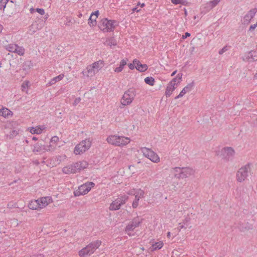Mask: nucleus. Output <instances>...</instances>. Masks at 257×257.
<instances>
[{"mask_svg": "<svg viewBox=\"0 0 257 257\" xmlns=\"http://www.w3.org/2000/svg\"><path fill=\"white\" fill-rule=\"evenodd\" d=\"M103 66L104 63L103 61H97L94 62L91 65H88L86 68V70L83 71L82 73L83 75H86L87 77H92L98 73Z\"/></svg>", "mask_w": 257, "mask_h": 257, "instance_id": "1", "label": "nucleus"}, {"mask_svg": "<svg viewBox=\"0 0 257 257\" xmlns=\"http://www.w3.org/2000/svg\"><path fill=\"white\" fill-rule=\"evenodd\" d=\"M101 244V241L96 240L90 242L86 246L79 250L78 254L80 257L90 255L98 248Z\"/></svg>", "mask_w": 257, "mask_h": 257, "instance_id": "2", "label": "nucleus"}, {"mask_svg": "<svg viewBox=\"0 0 257 257\" xmlns=\"http://www.w3.org/2000/svg\"><path fill=\"white\" fill-rule=\"evenodd\" d=\"M106 141L112 145L122 147L128 144L130 142V139L123 136L111 135L107 138Z\"/></svg>", "mask_w": 257, "mask_h": 257, "instance_id": "3", "label": "nucleus"}, {"mask_svg": "<svg viewBox=\"0 0 257 257\" xmlns=\"http://www.w3.org/2000/svg\"><path fill=\"white\" fill-rule=\"evenodd\" d=\"M115 21L108 20L104 18L101 20L99 24V29L103 32H112L115 28Z\"/></svg>", "mask_w": 257, "mask_h": 257, "instance_id": "4", "label": "nucleus"}, {"mask_svg": "<svg viewBox=\"0 0 257 257\" xmlns=\"http://www.w3.org/2000/svg\"><path fill=\"white\" fill-rule=\"evenodd\" d=\"M136 95L135 89L131 88L126 90L121 99V104L123 106L130 104L134 99Z\"/></svg>", "mask_w": 257, "mask_h": 257, "instance_id": "5", "label": "nucleus"}, {"mask_svg": "<svg viewBox=\"0 0 257 257\" xmlns=\"http://www.w3.org/2000/svg\"><path fill=\"white\" fill-rule=\"evenodd\" d=\"M91 146V142L89 139H85L77 145L74 149V153L80 155L88 150Z\"/></svg>", "mask_w": 257, "mask_h": 257, "instance_id": "6", "label": "nucleus"}, {"mask_svg": "<svg viewBox=\"0 0 257 257\" xmlns=\"http://www.w3.org/2000/svg\"><path fill=\"white\" fill-rule=\"evenodd\" d=\"M250 172V167L249 164L240 168L236 173V178L238 182L244 181L248 177Z\"/></svg>", "mask_w": 257, "mask_h": 257, "instance_id": "7", "label": "nucleus"}, {"mask_svg": "<svg viewBox=\"0 0 257 257\" xmlns=\"http://www.w3.org/2000/svg\"><path fill=\"white\" fill-rule=\"evenodd\" d=\"M221 157L225 161H229L232 159L235 155V151L230 147H226L221 150Z\"/></svg>", "mask_w": 257, "mask_h": 257, "instance_id": "8", "label": "nucleus"}, {"mask_svg": "<svg viewBox=\"0 0 257 257\" xmlns=\"http://www.w3.org/2000/svg\"><path fill=\"white\" fill-rule=\"evenodd\" d=\"M141 151L144 156L150 159L154 163H158L160 162V158L158 155L152 150L146 147L142 148Z\"/></svg>", "mask_w": 257, "mask_h": 257, "instance_id": "9", "label": "nucleus"}, {"mask_svg": "<svg viewBox=\"0 0 257 257\" xmlns=\"http://www.w3.org/2000/svg\"><path fill=\"white\" fill-rule=\"evenodd\" d=\"M94 186V183L91 182H88L78 187L77 190L74 192V195L75 196H79L82 195L87 194Z\"/></svg>", "mask_w": 257, "mask_h": 257, "instance_id": "10", "label": "nucleus"}, {"mask_svg": "<svg viewBox=\"0 0 257 257\" xmlns=\"http://www.w3.org/2000/svg\"><path fill=\"white\" fill-rule=\"evenodd\" d=\"M195 170L192 168L185 167L181 168V171L178 174H174V177L177 179L187 178L190 176L194 175Z\"/></svg>", "mask_w": 257, "mask_h": 257, "instance_id": "11", "label": "nucleus"}, {"mask_svg": "<svg viewBox=\"0 0 257 257\" xmlns=\"http://www.w3.org/2000/svg\"><path fill=\"white\" fill-rule=\"evenodd\" d=\"M6 49L11 52L16 53L19 55H23L25 52L24 48L16 44H10L6 46Z\"/></svg>", "mask_w": 257, "mask_h": 257, "instance_id": "12", "label": "nucleus"}, {"mask_svg": "<svg viewBox=\"0 0 257 257\" xmlns=\"http://www.w3.org/2000/svg\"><path fill=\"white\" fill-rule=\"evenodd\" d=\"M257 12V9L253 8L249 10L243 17L242 20V24L244 25H248L251 19L254 17Z\"/></svg>", "mask_w": 257, "mask_h": 257, "instance_id": "13", "label": "nucleus"}, {"mask_svg": "<svg viewBox=\"0 0 257 257\" xmlns=\"http://www.w3.org/2000/svg\"><path fill=\"white\" fill-rule=\"evenodd\" d=\"M141 223V221L138 217L134 218L125 227V231L127 232V234L130 236L131 234L128 232L134 230L135 228L139 226Z\"/></svg>", "mask_w": 257, "mask_h": 257, "instance_id": "14", "label": "nucleus"}, {"mask_svg": "<svg viewBox=\"0 0 257 257\" xmlns=\"http://www.w3.org/2000/svg\"><path fill=\"white\" fill-rule=\"evenodd\" d=\"M74 168L76 170V173L86 169L88 166V163L85 161H78L73 163Z\"/></svg>", "mask_w": 257, "mask_h": 257, "instance_id": "15", "label": "nucleus"}, {"mask_svg": "<svg viewBox=\"0 0 257 257\" xmlns=\"http://www.w3.org/2000/svg\"><path fill=\"white\" fill-rule=\"evenodd\" d=\"M144 194L145 192L141 189H138L136 191L135 199L132 204V206L134 208H136L138 206L140 199L144 197Z\"/></svg>", "mask_w": 257, "mask_h": 257, "instance_id": "16", "label": "nucleus"}, {"mask_svg": "<svg viewBox=\"0 0 257 257\" xmlns=\"http://www.w3.org/2000/svg\"><path fill=\"white\" fill-rule=\"evenodd\" d=\"M38 200L40 205V209L45 207L53 202L51 197L50 196L41 197Z\"/></svg>", "mask_w": 257, "mask_h": 257, "instance_id": "17", "label": "nucleus"}, {"mask_svg": "<svg viewBox=\"0 0 257 257\" xmlns=\"http://www.w3.org/2000/svg\"><path fill=\"white\" fill-rule=\"evenodd\" d=\"M194 85V81H192L191 83L188 84L187 86H186L180 92L178 95L175 97V99H178L179 98L182 97L185 94H186L187 92L190 91L193 86Z\"/></svg>", "mask_w": 257, "mask_h": 257, "instance_id": "18", "label": "nucleus"}, {"mask_svg": "<svg viewBox=\"0 0 257 257\" xmlns=\"http://www.w3.org/2000/svg\"><path fill=\"white\" fill-rule=\"evenodd\" d=\"M134 63L136 64V68L140 72H143L148 69V66L147 64H142L139 60L137 59L134 60Z\"/></svg>", "mask_w": 257, "mask_h": 257, "instance_id": "19", "label": "nucleus"}, {"mask_svg": "<svg viewBox=\"0 0 257 257\" xmlns=\"http://www.w3.org/2000/svg\"><path fill=\"white\" fill-rule=\"evenodd\" d=\"M41 27L40 26L39 24L35 22L29 27L28 33L31 35H33L38 30L41 29Z\"/></svg>", "mask_w": 257, "mask_h": 257, "instance_id": "20", "label": "nucleus"}, {"mask_svg": "<svg viewBox=\"0 0 257 257\" xmlns=\"http://www.w3.org/2000/svg\"><path fill=\"white\" fill-rule=\"evenodd\" d=\"M245 60L248 62H253L257 60V52L251 51L247 54Z\"/></svg>", "mask_w": 257, "mask_h": 257, "instance_id": "21", "label": "nucleus"}, {"mask_svg": "<svg viewBox=\"0 0 257 257\" xmlns=\"http://www.w3.org/2000/svg\"><path fill=\"white\" fill-rule=\"evenodd\" d=\"M73 164L67 165L63 168L62 172L63 173L66 174H71L76 173V170L73 168Z\"/></svg>", "mask_w": 257, "mask_h": 257, "instance_id": "22", "label": "nucleus"}, {"mask_svg": "<svg viewBox=\"0 0 257 257\" xmlns=\"http://www.w3.org/2000/svg\"><path fill=\"white\" fill-rule=\"evenodd\" d=\"M73 164L67 165L63 168L62 172L63 173L66 174H71L76 173V170L73 168Z\"/></svg>", "mask_w": 257, "mask_h": 257, "instance_id": "23", "label": "nucleus"}, {"mask_svg": "<svg viewBox=\"0 0 257 257\" xmlns=\"http://www.w3.org/2000/svg\"><path fill=\"white\" fill-rule=\"evenodd\" d=\"M28 207L32 210H40V205L38 200H34L30 201L28 204Z\"/></svg>", "mask_w": 257, "mask_h": 257, "instance_id": "24", "label": "nucleus"}, {"mask_svg": "<svg viewBox=\"0 0 257 257\" xmlns=\"http://www.w3.org/2000/svg\"><path fill=\"white\" fill-rule=\"evenodd\" d=\"M47 150L44 145L40 143H37L34 146L33 152L34 153H41L44 152Z\"/></svg>", "mask_w": 257, "mask_h": 257, "instance_id": "25", "label": "nucleus"}, {"mask_svg": "<svg viewBox=\"0 0 257 257\" xmlns=\"http://www.w3.org/2000/svg\"><path fill=\"white\" fill-rule=\"evenodd\" d=\"M175 88L176 87L175 86L169 83L167 86L165 91L166 96L167 97H170Z\"/></svg>", "mask_w": 257, "mask_h": 257, "instance_id": "26", "label": "nucleus"}, {"mask_svg": "<svg viewBox=\"0 0 257 257\" xmlns=\"http://www.w3.org/2000/svg\"><path fill=\"white\" fill-rule=\"evenodd\" d=\"M64 77V75L63 74H60L59 75L51 79L50 82L47 84L48 86H51L57 82L61 80Z\"/></svg>", "mask_w": 257, "mask_h": 257, "instance_id": "27", "label": "nucleus"}, {"mask_svg": "<svg viewBox=\"0 0 257 257\" xmlns=\"http://www.w3.org/2000/svg\"><path fill=\"white\" fill-rule=\"evenodd\" d=\"M120 208V203L115 200L110 204L109 209L110 210H117L119 209Z\"/></svg>", "mask_w": 257, "mask_h": 257, "instance_id": "28", "label": "nucleus"}, {"mask_svg": "<svg viewBox=\"0 0 257 257\" xmlns=\"http://www.w3.org/2000/svg\"><path fill=\"white\" fill-rule=\"evenodd\" d=\"M163 245V243L162 241H159L157 242H155L152 245L151 247V249L152 251H154L157 249H161Z\"/></svg>", "mask_w": 257, "mask_h": 257, "instance_id": "29", "label": "nucleus"}, {"mask_svg": "<svg viewBox=\"0 0 257 257\" xmlns=\"http://www.w3.org/2000/svg\"><path fill=\"white\" fill-rule=\"evenodd\" d=\"M11 113L12 111L8 108H3L2 109H0V115L5 117H8Z\"/></svg>", "mask_w": 257, "mask_h": 257, "instance_id": "30", "label": "nucleus"}, {"mask_svg": "<svg viewBox=\"0 0 257 257\" xmlns=\"http://www.w3.org/2000/svg\"><path fill=\"white\" fill-rule=\"evenodd\" d=\"M126 63H127V62L126 60H125L124 59L120 61L119 66L118 67H116L114 69V71L117 73L121 72L123 70L124 66L126 64Z\"/></svg>", "mask_w": 257, "mask_h": 257, "instance_id": "31", "label": "nucleus"}, {"mask_svg": "<svg viewBox=\"0 0 257 257\" xmlns=\"http://www.w3.org/2000/svg\"><path fill=\"white\" fill-rule=\"evenodd\" d=\"M104 44L107 46H112L116 45V41L113 38H110L106 39Z\"/></svg>", "mask_w": 257, "mask_h": 257, "instance_id": "32", "label": "nucleus"}, {"mask_svg": "<svg viewBox=\"0 0 257 257\" xmlns=\"http://www.w3.org/2000/svg\"><path fill=\"white\" fill-rule=\"evenodd\" d=\"M221 0H213L210 1L209 3H207V7L209 8V9H212L214 8L220 2Z\"/></svg>", "mask_w": 257, "mask_h": 257, "instance_id": "33", "label": "nucleus"}, {"mask_svg": "<svg viewBox=\"0 0 257 257\" xmlns=\"http://www.w3.org/2000/svg\"><path fill=\"white\" fill-rule=\"evenodd\" d=\"M96 19L93 17V15H91L88 19V24L90 27L94 26L96 25Z\"/></svg>", "mask_w": 257, "mask_h": 257, "instance_id": "34", "label": "nucleus"}, {"mask_svg": "<svg viewBox=\"0 0 257 257\" xmlns=\"http://www.w3.org/2000/svg\"><path fill=\"white\" fill-rule=\"evenodd\" d=\"M30 132L32 134H40L42 133V130L40 127H32Z\"/></svg>", "mask_w": 257, "mask_h": 257, "instance_id": "35", "label": "nucleus"}, {"mask_svg": "<svg viewBox=\"0 0 257 257\" xmlns=\"http://www.w3.org/2000/svg\"><path fill=\"white\" fill-rule=\"evenodd\" d=\"M145 82L150 86H153L155 83V79L152 77H147L145 79Z\"/></svg>", "mask_w": 257, "mask_h": 257, "instance_id": "36", "label": "nucleus"}, {"mask_svg": "<svg viewBox=\"0 0 257 257\" xmlns=\"http://www.w3.org/2000/svg\"><path fill=\"white\" fill-rule=\"evenodd\" d=\"M171 2L173 4L175 5L182 4L186 6L187 4V2L186 0H171Z\"/></svg>", "mask_w": 257, "mask_h": 257, "instance_id": "37", "label": "nucleus"}, {"mask_svg": "<svg viewBox=\"0 0 257 257\" xmlns=\"http://www.w3.org/2000/svg\"><path fill=\"white\" fill-rule=\"evenodd\" d=\"M29 82L28 81H24L21 86L22 90L23 91H26L27 93V89L29 87Z\"/></svg>", "mask_w": 257, "mask_h": 257, "instance_id": "38", "label": "nucleus"}, {"mask_svg": "<svg viewBox=\"0 0 257 257\" xmlns=\"http://www.w3.org/2000/svg\"><path fill=\"white\" fill-rule=\"evenodd\" d=\"M9 0H1L0 1V10H4L8 3Z\"/></svg>", "mask_w": 257, "mask_h": 257, "instance_id": "39", "label": "nucleus"}, {"mask_svg": "<svg viewBox=\"0 0 257 257\" xmlns=\"http://www.w3.org/2000/svg\"><path fill=\"white\" fill-rule=\"evenodd\" d=\"M7 207L9 209L18 208V204L17 203L14 202H10L7 204Z\"/></svg>", "mask_w": 257, "mask_h": 257, "instance_id": "40", "label": "nucleus"}, {"mask_svg": "<svg viewBox=\"0 0 257 257\" xmlns=\"http://www.w3.org/2000/svg\"><path fill=\"white\" fill-rule=\"evenodd\" d=\"M120 198V200L123 202L124 203L128 200V197L126 195H121L118 196Z\"/></svg>", "mask_w": 257, "mask_h": 257, "instance_id": "41", "label": "nucleus"}, {"mask_svg": "<svg viewBox=\"0 0 257 257\" xmlns=\"http://www.w3.org/2000/svg\"><path fill=\"white\" fill-rule=\"evenodd\" d=\"M174 173H175V174H178L180 173V172L181 171V168H180V167H175V168H173V170H172Z\"/></svg>", "mask_w": 257, "mask_h": 257, "instance_id": "42", "label": "nucleus"}, {"mask_svg": "<svg viewBox=\"0 0 257 257\" xmlns=\"http://www.w3.org/2000/svg\"><path fill=\"white\" fill-rule=\"evenodd\" d=\"M36 11L41 15H43L45 14V11L43 9L37 8L36 9Z\"/></svg>", "mask_w": 257, "mask_h": 257, "instance_id": "43", "label": "nucleus"}, {"mask_svg": "<svg viewBox=\"0 0 257 257\" xmlns=\"http://www.w3.org/2000/svg\"><path fill=\"white\" fill-rule=\"evenodd\" d=\"M189 221H190V218L186 217L184 219L183 223L185 225L188 226V225L189 224Z\"/></svg>", "mask_w": 257, "mask_h": 257, "instance_id": "44", "label": "nucleus"}, {"mask_svg": "<svg viewBox=\"0 0 257 257\" xmlns=\"http://www.w3.org/2000/svg\"><path fill=\"white\" fill-rule=\"evenodd\" d=\"M227 50V47L226 46H224V47H223L221 50H220L219 51V54L220 55H222L223 53H224L225 52H226V51Z\"/></svg>", "mask_w": 257, "mask_h": 257, "instance_id": "45", "label": "nucleus"}, {"mask_svg": "<svg viewBox=\"0 0 257 257\" xmlns=\"http://www.w3.org/2000/svg\"><path fill=\"white\" fill-rule=\"evenodd\" d=\"M81 101V98L80 97H77L76 98L74 102H73V105H75L76 106L77 104H78Z\"/></svg>", "mask_w": 257, "mask_h": 257, "instance_id": "46", "label": "nucleus"}, {"mask_svg": "<svg viewBox=\"0 0 257 257\" xmlns=\"http://www.w3.org/2000/svg\"><path fill=\"white\" fill-rule=\"evenodd\" d=\"M127 193L128 195H135L136 194V191H135V189H133L128 191Z\"/></svg>", "mask_w": 257, "mask_h": 257, "instance_id": "47", "label": "nucleus"}, {"mask_svg": "<svg viewBox=\"0 0 257 257\" xmlns=\"http://www.w3.org/2000/svg\"><path fill=\"white\" fill-rule=\"evenodd\" d=\"M136 64L134 63V62L133 63H130L128 64V67L131 70L134 69V68H136Z\"/></svg>", "mask_w": 257, "mask_h": 257, "instance_id": "48", "label": "nucleus"}, {"mask_svg": "<svg viewBox=\"0 0 257 257\" xmlns=\"http://www.w3.org/2000/svg\"><path fill=\"white\" fill-rule=\"evenodd\" d=\"M177 77H175L173 79V80L169 82L170 84H171L172 85H174L175 86L176 84V81H177Z\"/></svg>", "mask_w": 257, "mask_h": 257, "instance_id": "49", "label": "nucleus"}, {"mask_svg": "<svg viewBox=\"0 0 257 257\" xmlns=\"http://www.w3.org/2000/svg\"><path fill=\"white\" fill-rule=\"evenodd\" d=\"M59 140V138L57 136L53 137L51 140V142L56 143Z\"/></svg>", "mask_w": 257, "mask_h": 257, "instance_id": "50", "label": "nucleus"}, {"mask_svg": "<svg viewBox=\"0 0 257 257\" xmlns=\"http://www.w3.org/2000/svg\"><path fill=\"white\" fill-rule=\"evenodd\" d=\"M256 27V25H255V24L251 25L249 28V31H252L255 29Z\"/></svg>", "mask_w": 257, "mask_h": 257, "instance_id": "51", "label": "nucleus"}, {"mask_svg": "<svg viewBox=\"0 0 257 257\" xmlns=\"http://www.w3.org/2000/svg\"><path fill=\"white\" fill-rule=\"evenodd\" d=\"M190 36V34L189 33H188V32H186V33H185L184 35L182 36V39H185L187 37H189Z\"/></svg>", "mask_w": 257, "mask_h": 257, "instance_id": "52", "label": "nucleus"}, {"mask_svg": "<svg viewBox=\"0 0 257 257\" xmlns=\"http://www.w3.org/2000/svg\"><path fill=\"white\" fill-rule=\"evenodd\" d=\"M98 14H99L98 11H96L95 12L91 14V15H93V17L96 18V19L97 18Z\"/></svg>", "mask_w": 257, "mask_h": 257, "instance_id": "53", "label": "nucleus"}, {"mask_svg": "<svg viewBox=\"0 0 257 257\" xmlns=\"http://www.w3.org/2000/svg\"><path fill=\"white\" fill-rule=\"evenodd\" d=\"M115 200L116 201L120 203V207H121L122 205L124 204L123 202L121 201V200H120V198L119 197H118L117 198H116Z\"/></svg>", "mask_w": 257, "mask_h": 257, "instance_id": "54", "label": "nucleus"}, {"mask_svg": "<svg viewBox=\"0 0 257 257\" xmlns=\"http://www.w3.org/2000/svg\"><path fill=\"white\" fill-rule=\"evenodd\" d=\"M182 73H179L177 74L176 77L179 80H181L182 79Z\"/></svg>", "mask_w": 257, "mask_h": 257, "instance_id": "55", "label": "nucleus"}, {"mask_svg": "<svg viewBox=\"0 0 257 257\" xmlns=\"http://www.w3.org/2000/svg\"><path fill=\"white\" fill-rule=\"evenodd\" d=\"M179 230H180L182 228H186V227L184 226V225L181 224V223L179 224Z\"/></svg>", "mask_w": 257, "mask_h": 257, "instance_id": "56", "label": "nucleus"}, {"mask_svg": "<svg viewBox=\"0 0 257 257\" xmlns=\"http://www.w3.org/2000/svg\"><path fill=\"white\" fill-rule=\"evenodd\" d=\"M253 124L254 126L257 127V118L253 121Z\"/></svg>", "mask_w": 257, "mask_h": 257, "instance_id": "57", "label": "nucleus"}, {"mask_svg": "<svg viewBox=\"0 0 257 257\" xmlns=\"http://www.w3.org/2000/svg\"><path fill=\"white\" fill-rule=\"evenodd\" d=\"M34 256L35 257H44V255L42 254H39Z\"/></svg>", "mask_w": 257, "mask_h": 257, "instance_id": "58", "label": "nucleus"}, {"mask_svg": "<svg viewBox=\"0 0 257 257\" xmlns=\"http://www.w3.org/2000/svg\"><path fill=\"white\" fill-rule=\"evenodd\" d=\"M35 11H36V9H35L34 8L30 9V12H31V13H33Z\"/></svg>", "mask_w": 257, "mask_h": 257, "instance_id": "59", "label": "nucleus"}, {"mask_svg": "<svg viewBox=\"0 0 257 257\" xmlns=\"http://www.w3.org/2000/svg\"><path fill=\"white\" fill-rule=\"evenodd\" d=\"M176 72H177V71H176V70L174 71L172 73V74H171V76H173L174 75H175V74L176 73Z\"/></svg>", "mask_w": 257, "mask_h": 257, "instance_id": "60", "label": "nucleus"}, {"mask_svg": "<svg viewBox=\"0 0 257 257\" xmlns=\"http://www.w3.org/2000/svg\"><path fill=\"white\" fill-rule=\"evenodd\" d=\"M253 78H254V79H257V72H256V73L254 75V76H253Z\"/></svg>", "mask_w": 257, "mask_h": 257, "instance_id": "61", "label": "nucleus"}, {"mask_svg": "<svg viewBox=\"0 0 257 257\" xmlns=\"http://www.w3.org/2000/svg\"><path fill=\"white\" fill-rule=\"evenodd\" d=\"M170 236H171V233H170V232H168L167 233V236H168V237H170Z\"/></svg>", "mask_w": 257, "mask_h": 257, "instance_id": "62", "label": "nucleus"}, {"mask_svg": "<svg viewBox=\"0 0 257 257\" xmlns=\"http://www.w3.org/2000/svg\"><path fill=\"white\" fill-rule=\"evenodd\" d=\"M32 140H34V141H36V140H37V138L36 137H34L32 138Z\"/></svg>", "mask_w": 257, "mask_h": 257, "instance_id": "63", "label": "nucleus"}, {"mask_svg": "<svg viewBox=\"0 0 257 257\" xmlns=\"http://www.w3.org/2000/svg\"><path fill=\"white\" fill-rule=\"evenodd\" d=\"M3 29V27L1 25H0V33L2 32Z\"/></svg>", "mask_w": 257, "mask_h": 257, "instance_id": "64", "label": "nucleus"}]
</instances>
